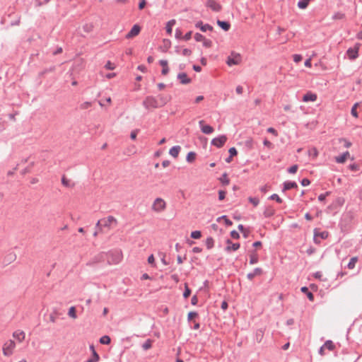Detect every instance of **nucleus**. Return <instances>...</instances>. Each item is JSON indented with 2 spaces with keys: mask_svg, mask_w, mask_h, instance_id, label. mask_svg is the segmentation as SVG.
Here are the masks:
<instances>
[{
  "mask_svg": "<svg viewBox=\"0 0 362 362\" xmlns=\"http://www.w3.org/2000/svg\"><path fill=\"white\" fill-rule=\"evenodd\" d=\"M197 316V313L196 312H189L188 313V320H192L194 317Z\"/></svg>",
  "mask_w": 362,
  "mask_h": 362,
  "instance_id": "52",
  "label": "nucleus"
},
{
  "mask_svg": "<svg viewBox=\"0 0 362 362\" xmlns=\"http://www.w3.org/2000/svg\"><path fill=\"white\" fill-rule=\"evenodd\" d=\"M153 344V340L151 339H147L143 344L142 348L144 350H148L151 348Z\"/></svg>",
  "mask_w": 362,
  "mask_h": 362,
  "instance_id": "31",
  "label": "nucleus"
},
{
  "mask_svg": "<svg viewBox=\"0 0 362 362\" xmlns=\"http://www.w3.org/2000/svg\"><path fill=\"white\" fill-rule=\"evenodd\" d=\"M262 273L261 268H256L252 273H249L247 276L250 280H252L255 276L261 275Z\"/></svg>",
  "mask_w": 362,
  "mask_h": 362,
  "instance_id": "19",
  "label": "nucleus"
},
{
  "mask_svg": "<svg viewBox=\"0 0 362 362\" xmlns=\"http://www.w3.org/2000/svg\"><path fill=\"white\" fill-rule=\"evenodd\" d=\"M329 236V233L327 231L320 232L317 229L314 230V242L316 244H320V241L318 240V238L321 239H327Z\"/></svg>",
  "mask_w": 362,
  "mask_h": 362,
  "instance_id": "8",
  "label": "nucleus"
},
{
  "mask_svg": "<svg viewBox=\"0 0 362 362\" xmlns=\"http://www.w3.org/2000/svg\"><path fill=\"white\" fill-rule=\"evenodd\" d=\"M158 100V103L160 104V107L166 104L167 100L163 95H158L156 98Z\"/></svg>",
  "mask_w": 362,
  "mask_h": 362,
  "instance_id": "39",
  "label": "nucleus"
},
{
  "mask_svg": "<svg viewBox=\"0 0 362 362\" xmlns=\"http://www.w3.org/2000/svg\"><path fill=\"white\" fill-rule=\"evenodd\" d=\"M221 182L226 185H229V182H230V180L227 177V174L226 173H224L223 175H222V177L220 179Z\"/></svg>",
  "mask_w": 362,
  "mask_h": 362,
  "instance_id": "38",
  "label": "nucleus"
},
{
  "mask_svg": "<svg viewBox=\"0 0 362 362\" xmlns=\"http://www.w3.org/2000/svg\"><path fill=\"white\" fill-rule=\"evenodd\" d=\"M160 64L163 66L162 69V74L163 75L168 74L169 71L168 66V61L162 59L160 61Z\"/></svg>",
  "mask_w": 362,
  "mask_h": 362,
  "instance_id": "21",
  "label": "nucleus"
},
{
  "mask_svg": "<svg viewBox=\"0 0 362 362\" xmlns=\"http://www.w3.org/2000/svg\"><path fill=\"white\" fill-rule=\"evenodd\" d=\"M230 235L233 239H238L240 238L239 233L235 230L231 231Z\"/></svg>",
  "mask_w": 362,
  "mask_h": 362,
  "instance_id": "54",
  "label": "nucleus"
},
{
  "mask_svg": "<svg viewBox=\"0 0 362 362\" xmlns=\"http://www.w3.org/2000/svg\"><path fill=\"white\" fill-rule=\"evenodd\" d=\"M248 201L254 206H257L259 203V200L258 198H256V197H249L248 198Z\"/></svg>",
  "mask_w": 362,
  "mask_h": 362,
  "instance_id": "37",
  "label": "nucleus"
},
{
  "mask_svg": "<svg viewBox=\"0 0 362 362\" xmlns=\"http://www.w3.org/2000/svg\"><path fill=\"white\" fill-rule=\"evenodd\" d=\"M143 105L146 109L158 108L160 107L158 100L156 98L148 96L143 102Z\"/></svg>",
  "mask_w": 362,
  "mask_h": 362,
  "instance_id": "4",
  "label": "nucleus"
},
{
  "mask_svg": "<svg viewBox=\"0 0 362 362\" xmlns=\"http://www.w3.org/2000/svg\"><path fill=\"white\" fill-rule=\"evenodd\" d=\"M217 23L225 31H228L230 29V25L228 22L218 21Z\"/></svg>",
  "mask_w": 362,
  "mask_h": 362,
  "instance_id": "25",
  "label": "nucleus"
},
{
  "mask_svg": "<svg viewBox=\"0 0 362 362\" xmlns=\"http://www.w3.org/2000/svg\"><path fill=\"white\" fill-rule=\"evenodd\" d=\"M196 154L194 152L188 153L187 156V160L189 163L193 162L195 160Z\"/></svg>",
  "mask_w": 362,
  "mask_h": 362,
  "instance_id": "35",
  "label": "nucleus"
},
{
  "mask_svg": "<svg viewBox=\"0 0 362 362\" xmlns=\"http://www.w3.org/2000/svg\"><path fill=\"white\" fill-rule=\"evenodd\" d=\"M180 146H175L171 148L169 151V153L170 156H172L173 158H177L180 151Z\"/></svg>",
  "mask_w": 362,
  "mask_h": 362,
  "instance_id": "17",
  "label": "nucleus"
},
{
  "mask_svg": "<svg viewBox=\"0 0 362 362\" xmlns=\"http://www.w3.org/2000/svg\"><path fill=\"white\" fill-rule=\"evenodd\" d=\"M175 20H171L170 21H168L167 23V25H166V31L168 34H171L172 33V28L173 26L175 25Z\"/></svg>",
  "mask_w": 362,
  "mask_h": 362,
  "instance_id": "29",
  "label": "nucleus"
},
{
  "mask_svg": "<svg viewBox=\"0 0 362 362\" xmlns=\"http://www.w3.org/2000/svg\"><path fill=\"white\" fill-rule=\"evenodd\" d=\"M270 199L272 200L276 201L278 203H282V199L279 197L278 194H274L270 197Z\"/></svg>",
  "mask_w": 362,
  "mask_h": 362,
  "instance_id": "46",
  "label": "nucleus"
},
{
  "mask_svg": "<svg viewBox=\"0 0 362 362\" xmlns=\"http://www.w3.org/2000/svg\"><path fill=\"white\" fill-rule=\"evenodd\" d=\"M148 262L151 264H154L155 262V258L153 255H151L148 258Z\"/></svg>",
  "mask_w": 362,
  "mask_h": 362,
  "instance_id": "61",
  "label": "nucleus"
},
{
  "mask_svg": "<svg viewBox=\"0 0 362 362\" xmlns=\"http://www.w3.org/2000/svg\"><path fill=\"white\" fill-rule=\"evenodd\" d=\"M358 106V103H356L354 105V106L352 107L351 108V115L356 117V118H358V112H357V107Z\"/></svg>",
  "mask_w": 362,
  "mask_h": 362,
  "instance_id": "33",
  "label": "nucleus"
},
{
  "mask_svg": "<svg viewBox=\"0 0 362 362\" xmlns=\"http://www.w3.org/2000/svg\"><path fill=\"white\" fill-rule=\"evenodd\" d=\"M293 57V61L296 63L300 62L302 59V57L300 54H294Z\"/></svg>",
  "mask_w": 362,
  "mask_h": 362,
  "instance_id": "53",
  "label": "nucleus"
},
{
  "mask_svg": "<svg viewBox=\"0 0 362 362\" xmlns=\"http://www.w3.org/2000/svg\"><path fill=\"white\" fill-rule=\"evenodd\" d=\"M204 37L199 34V33H196L195 35H194V39L197 40V41H203L204 40Z\"/></svg>",
  "mask_w": 362,
  "mask_h": 362,
  "instance_id": "48",
  "label": "nucleus"
},
{
  "mask_svg": "<svg viewBox=\"0 0 362 362\" xmlns=\"http://www.w3.org/2000/svg\"><path fill=\"white\" fill-rule=\"evenodd\" d=\"M267 132L272 134L273 135H274L275 136H278V132L277 131L273 128V127H269L267 129Z\"/></svg>",
  "mask_w": 362,
  "mask_h": 362,
  "instance_id": "50",
  "label": "nucleus"
},
{
  "mask_svg": "<svg viewBox=\"0 0 362 362\" xmlns=\"http://www.w3.org/2000/svg\"><path fill=\"white\" fill-rule=\"evenodd\" d=\"M349 169L352 171H357L358 170V166L356 164H351L349 166Z\"/></svg>",
  "mask_w": 362,
  "mask_h": 362,
  "instance_id": "57",
  "label": "nucleus"
},
{
  "mask_svg": "<svg viewBox=\"0 0 362 362\" xmlns=\"http://www.w3.org/2000/svg\"><path fill=\"white\" fill-rule=\"evenodd\" d=\"M360 48V44L357 43L355 45L354 47L349 48L347 52V56L349 59L354 60L356 59L358 57V50Z\"/></svg>",
  "mask_w": 362,
  "mask_h": 362,
  "instance_id": "5",
  "label": "nucleus"
},
{
  "mask_svg": "<svg viewBox=\"0 0 362 362\" xmlns=\"http://www.w3.org/2000/svg\"><path fill=\"white\" fill-rule=\"evenodd\" d=\"M110 341H111L110 337L107 335L103 336L100 339V342L102 344H109L110 343Z\"/></svg>",
  "mask_w": 362,
  "mask_h": 362,
  "instance_id": "32",
  "label": "nucleus"
},
{
  "mask_svg": "<svg viewBox=\"0 0 362 362\" xmlns=\"http://www.w3.org/2000/svg\"><path fill=\"white\" fill-rule=\"evenodd\" d=\"M241 62V57L238 54H232L228 57L226 63L228 66L238 65Z\"/></svg>",
  "mask_w": 362,
  "mask_h": 362,
  "instance_id": "7",
  "label": "nucleus"
},
{
  "mask_svg": "<svg viewBox=\"0 0 362 362\" xmlns=\"http://www.w3.org/2000/svg\"><path fill=\"white\" fill-rule=\"evenodd\" d=\"M228 151H229L230 156H236L238 153V151L235 147L230 148Z\"/></svg>",
  "mask_w": 362,
  "mask_h": 362,
  "instance_id": "51",
  "label": "nucleus"
},
{
  "mask_svg": "<svg viewBox=\"0 0 362 362\" xmlns=\"http://www.w3.org/2000/svg\"><path fill=\"white\" fill-rule=\"evenodd\" d=\"M258 262V257H257V255L255 254V253H253L250 255V264H255Z\"/></svg>",
  "mask_w": 362,
  "mask_h": 362,
  "instance_id": "40",
  "label": "nucleus"
},
{
  "mask_svg": "<svg viewBox=\"0 0 362 362\" xmlns=\"http://www.w3.org/2000/svg\"><path fill=\"white\" fill-rule=\"evenodd\" d=\"M298 185L295 182H286L284 186V190H288L292 188H297Z\"/></svg>",
  "mask_w": 362,
  "mask_h": 362,
  "instance_id": "22",
  "label": "nucleus"
},
{
  "mask_svg": "<svg viewBox=\"0 0 362 362\" xmlns=\"http://www.w3.org/2000/svg\"><path fill=\"white\" fill-rule=\"evenodd\" d=\"M141 31V28L139 25H134L131 30L127 34L126 38L130 39L136 37L139 34Z\"/></svg>",
  "mask_w": 362,
  "mask_h": 362,
  "instance_id": "12",
  "label": "nucleus"
},
{
  "mask_svg": "<svg viewBox=\"0 0 362 362\" xmlns=\"http://www.w3.org/2000/svg\"><path fill=\"white\" fill-rule=\"evenodd\" d=\"M263 144L265 146H267V148H272V144L268 141L267 139H264V141H263Z\"/></svg>",
  "mask_w": 362,
  "mask_h": 362,
  "instance_id": "56",
  "label": "nucleus"
},
{
  "mask_svg": "<svg viewBox=\"0 0 362 362\" xmlns=\"http://www.w3.org/2000/svg\"><path fill=\"white\" fill-rule=\"evenodd\" d=\"M137 135V130H134L131 132L130 137L132 140H135Z\"/></svg>",
  "mask_w": 362,
  "mask_h": 362,
  "instance_id": "63",
  "label": "nucleus"
},
{
  "mask_svg": "<svg viewBox=\"0 0 362 362\" xmlns=\"http://www.w3.org/2000/svg\"><path fill=\"white\" fill-rule=\"evenodd\" d=\"M199 124L204 134H210L214 132V128L210 125L205 124L204 120H200Z\"/></svg>",
  "mask_w": 362,
  "mask_h": 362,
  "instance_id": "10",
  "label": "nucleus"
},
{
  "mask_svg": "<svg viewBox=\"0 0 362 362\" xmlns=\"http://www.w3.org/2000/svg\"><path fill=\"white\" fill-rule=\"evenodd\" d=\"M180 83L182 84H188L191 82V79L187 76L185 73H180L177 75Z\"/></svg>",
  "mask_w": 362,
  "mask_h": 362,
  "instance_id": "16",
  "label": "nucleus"
},
{
  "mask_svg": "<svg viewBox=\"0 0 362 362\" xmlns=\"http://www.w3.org/2000/svg\"><path fill=\"white\" fill-rule=\"evenodd\" d=\"M298 165H292L291 167H290L288 170V173H291V174H294L297 172L298 170Z\"/></svg>",
  "mask_w": 362,
  "mask_h": 362,
  "instance_id": "45",
  "label": "nucleus"
},
{
  "mask_svg": "<svg viewBox=\"0 0 362 362\" xmlns=\"http://www.w3.org/2000/svg\"><path fill=\"white\" fill-rule=\"evenodd\" d=\"M203 45L206 47H211L212 45V42L210 40L204 38V40H203Z\"/></svg>",
  "mask_w": 362,
  "mask_h": 362,
  "instance_id": "47",
  "label": "nucleus"
},
{
  "mask_svg": "<svg viewBox=\"0 0 362 362\" xmlns=\"http://www.w3.org/2000/svg\"><path fill=\"white\" fill-rule=\"evenodd\" d=\"M25 336L24 332L21 330H17L13 334V337L20 343L25 339Z\"/></svg>",
  "mask_w": 362,
  "mask_h": 362,
  "instance_id": "15",
  "label": "nucleus"
},
{
  "mask_svg": "<svg viewBox=\"0 0 362 362\" xmlns=\"http://www.w3.org/2000/svg\"><path fill=\"white\" fill-rule=\"evenodd\" d=\"M100 360V356L96 352L95 350H93V353L90 358L87 360L86 362H98Z\"/></svg>",
  "mask_w": 362,
  "mask_h": 362,
  "instance_id": "23",
  "label": "nucleus"
},
{
  "mask_svg": "<svg viewBox=\"0 0 362 362\" xmlns=\"http://www.w3.org/2000/svg\"><path fill=\"white\" fill-rule=\"evenodd\" d=\"M206 245L208 249H211L214 246V239L211 237L206 240Z\"/></svg>",
  "mask_w": 362,
  "mask_h": 362,
  "instance_id": "36",
  "label": "nucleus"
},
{
  "mask_svg": "<svg viewBox=\"0 0 362 362\" xmlns=\"http://www.w3.org/2000/svg\"><path fill=\"white\" fill-rule=\"evenodd\" d=\"M226 250L227 252L236 251L240 247L239 243H233L230 240H226Z\"/></svg>",
  "mask_w": 362,
  "mask_h": 362,
  "instance_id": "13",
  "label": "nucleus"
},
{
  "mask_svg": "<svg viewBox=\"0 0 362 362\" xmlns=\"http://www.w3.org/2000/svg\"><path fill=\"white\" fill-rule=\"evenodd\" d=\"M185 290L184 291L183 296H184V298H187L190 296L191 291L189 288L187 284H185Z\"/></svg>",
  "mask_w": 362,
  "mask_h": 362,
  "instance_id": "41",
  "label": "nucleus"
},
{
  "mask_svg": "<svg viewBox=\"0 0 362 362\" xmlns=\"http://www.w3.org/2000/svg\"><path fill=\"white\" fill-rule=\"evenodd\" d=\"M301 291L307 294L308 298L310 300L313 301L314 300L313 294L308 291V288L305 286L301 288Z\"/></svg>",
  "mask_w": 362,
  "mask_h": 362,
  "instance_id": "27",
  "label": "nucleus"
},
{
  "mask_svg": "<svg viewBox=\"0 0 362 362\" xmlns=\"http://www.w3.org/2000/svg\"><path fill=\"white\" fill-rule=\"evenodd\" d=\"M206 6L215 12H219L222 6L216 0H206Z\"/></svg>",
  "mask_w": 362,
  "mask_h": 362,
  "instance_id": "9",
  "label": "nucleus"
},
{
  "mask_svg": "<svg viewBox=\"0 0 362 362\" xmlns=\"http://www.w3.org/2000/svg\"><path fill=\"white\" fill-rule=\"evenodd\" d=\"M227 141V137L225 135H221L216 138H214L211 140V144L213 146H216L217 148H221L223 146Z\"/></svg>",
  "mask_w": 362,
  "mask_h": 362,
  "instance_id": "6",
  "label": "nucleus"
},
{
  "mask_svg": "<svg viewBox=\"0 0 362 362\" xmlns=\"http://www.w3.org/2000/svg\"><path fill=\"white\" fill-rule=\"evenodd\" d=\"M263 337V332L260 331L259 333L257 334V339L258 342H260Z\"/></svg>",
  "mask_w": 362,
  "mask_h": 362,
  "instance_id": "64",
  "label": "nucleus"
},
{
  "mask_svg": "<svg viewBox=\"0 0 362 362\" xmlns=\"http://www.w3.org/2000/svg\"><path fill=\"white\" fill-rule=\"evenodd\" d=\"M191 54H192V51L189 49L185 48L182 50V54L184 56H189Z\"/></svg>",
  "mask_w": 362,
  "mask_h": 362,
  "instance_id": "59",
  "label": "nucleus"
},
{
  "mask_svg": "<svg viewBox=\"0 0 362 362\" xmlns=\"http://www.w3.org/2000/svg\"><path fill=\"white\" fill-rule=\"evenodd\" d=\"M333 19L334 20H341L344 18V14L342 13H336L334 16H333Z\"/></svg>",
  "mask_w": 362,
  "mask_h": 362,
  "instance_id": "44",
  "label": "nucleus"
},
{
  "mask_svg": "<svg viewBox=\"0 0 362 362\" xmlns=\"http://www.w3.org/2000/svg\"><path fill=\"white\" fill-rule=\"evenodd\" d=\"M196 27L197 28H199L200 30L202 31V32H206V30H213V28L212 26H211L209 24H205V25H203L202 22H198L197 24H196Z\"/></svg>",
  "mask_w": 362,
  "mask_h": 362,
  "instance_id": "18",
  "label": "nucleus"
},
{
  "mask_svg": "<svg viewBox=\"0 0 362 362\" xmlns=\"http://www.w3.org/2000/svg\"><path fill=\"white\" fill-rule=\"evenodd\" d=\"M118 221L116 218L112 216H108L103 218L96 223V227L98 228L99 232H103V230H110L117 226Z\"/></svg>",
  "mask_w": 362,
  "mask_h": 362,
  "instance_id": "1",
  "label": "nucleus"
},
{
  "mask_svg": "<svg viewBox=\"0 0 362 362\" xmlns=\"http://www.w3.org/2000/svg\"><path fill=\"white\" fill-rule=\"evenodd\" d=\"M329 192H326L325 194H321L318 197V199L320 202H322L325 199L326 197L329 195Z\"/></svg>",
  "mask_w": 362,
  "mask_h": 362,
  "instance_id": "55",
  "label": "nucleus"
},
{
  "mask_svg": "<svg viewBox=\"0 0 362 362\" xmlns=\"http://www.w3.org/2000/svg\"><path fill=\"white\" fill-rule=\"evenodd\" d=\"M191 237L194 239H199L202 237V233L199 230H194L191 233Z\"/></svg>",
  "mask_w": 362,
  "mask_h": 362,
  "instance_id": "34",
  "label": "nucleus"
},
{
  "mask_svg": "<svg viewBox=\"0 0 362 362\" xmlns=\"http://www.w3.org/2000/svg\"><path fill=\"white\" fill-rule=\"evenodd\" d=\"M226 197V192L223 190H220L218 192V199L219 200H223Z\"/></svg>",
  "mask_w": 362,
  "mask_h": 362,
  "instance_id": "49",
  "label": "nucleus"
},
{
  "mask_svg": "<svg viewBox=\"0 0 362 362\" xmlns=\"http://www.w3.org/2000/svg\"><path fill=\"white\" fill-rule=\"evenodd\" d=\"M310 180H309L308 179H307V178H305V179H303V180L301 181V185H302L303 186H308V185H310Z\"/></svg>",
  "mask_w": 362,
  "mask_h": 362,
  "instance_id": "62",
  "label": "nucleus"
},
{
  "mask_svg": "<svg viewBox=\"0 0 362 362\" xmlns=\"http://www.w3.org/2000/svg\"><path fill=\"white\" fill-rule=\"evenodd\" d=\"M308 156L312 158V159H315L318 156V151L315 147H313L310 148L308 151Z\"/></svg>",
  "mask_w": 362,
  "mask_h": 362,
  "instance_id": "20",
  "label": "nucleus"
},
{
  "mask_svg": "<svg viewBox=\"0 0 362 362\" xmlns=\"http://www.w3.org/2000/svg\"><path fill=\"white\" fill-rule=\"evenodd\" d=\"M68 315L74 320L77 318L76 309L74 306H71V308H69Z\"/></svg>",
  "mask_w": 362,
  "mask_h": 362,
  "instance_id": "24",
  "label": "nucleus"
},
{
  "mask_svg": "<svg viewBox=\"0 0 362 362\" xmlns=\"http://www.w3.org/2000/svg\"><path fill=\"white\" fill-rule=\"evenodd\" d=\"M221 218L223 219L225 221V223L228 226L232 225V221L229 220L226 216H222Z\"/></svg>",
  "mask_w": 362,
  "mask_h": 362,
  "instance_id": "58",
  "label": "nucleus"
},
{
  "mask_svg": "<svg viewBox=\"0 0 362 362\" xmlns=\"http://www.w3.org/2000/svg\"><path fill=\"white\" fill-rule=\"evenodd\" d=\"M323 346H324L325 349H328V350H329V351H332V350L334 349V347H335V346H334V343H333L332 341H330V340L327 341L324 344Z\"/></svg>",
  "mask_w": 362,
  "mask_h": 362,
  "instance_id": "30",
  "label": "nucleus"
},
{
  "mask_svg": "<svg viewBox=\"0 0 362 362\" xmlns=\"http://www.w3.org/2000/svg\"><path fill=\"white\" fill-rule=\"evenodd\" d=\"M16 349V343L11 339L6 341L2 346V352L4 356H11Z\"/></svg>",
  "mask_w": 362,
  "mask_h": 362,
  "instance_id": "3",
  "label": "nucleus"
},
{
  "mask_svg": "<svg viewBox=\"0 0 362 362\" xmlns=\"http://www.w3.org/2000/svg\"><path fill=\"white\" fill-rule=\"evenodd\" d=\"M358 262V257H352L349 262L348 263V265H347V267L349 269H353L355 266H356V264Z\"/></svg>",
  "mask_w": 362,
  "mask_h": 362,
  "instance_id": "26",
  "label": "nucleus"
},
{
  "mask_svg": "<svg viewBox=\"0 0 362 362\" xmlns=\"http://www.w3.org/2000/svg\"><path fill=\"white\" fill-rule=\"evenodd\" d=\"M349 157V152L346 151L342 155L335 157V160L338 163H344Z\"/></svg>",
  "mask_w": 362,
  "mask_h": 362,
  "instance_id": "14",
  "label": "nucleus"
},
{
  "mask_svg": "<svg viewBox=\"0 0 362 362\" xmlns=\"http://www.w3.org/2000/svg\"><path fill=\"white\" fill-rule=\"evenodd\" d=\"M146 4V0H140L139 4V8L141 10L143 9L145 7Z\"/></svg>",
  "mask_w": 362,
  "mask_h": 362,
  "instance_id": "60",
  "label": "nucleus"
},
{
  "mask_svg": "<svg viewBox=\"0 0 362 362\" xmlns=\"http://www.w3.org/2000/svg\"><path fill=\"white\" fill-rule=\"evenodd\" d=\"M105 68L107 70H113L115 69V65L112 63L111 62L108 61L105 65Z\"/></svg>",
  "mask_w": 362,
  "mask_h": 362,
  "instance_id": "42",
  "label": "nucleus"
},
{
  "mask_svg": "<svg viewBox=\"0 0 362 362\" xmlns=\"http://www.w3.org/2000/svg\"><path fill=\"white\" fill-rule=\"evenodd\" d=\"M310 0H300L298 3V6L301 9H305L308 6Z\"/></svg>",
  "mask_w": 362,
  "mask_h": 362,
  "instance_id": "28",
  "label": "nucleus"
},
{
  "mask_svg": "<svg viewBox=\"0 0 362 362\" xmlns=\"http://www.w3.org/2000/svg\"><path fill=\"white\" fill-rule=\"evenodd\" d=\"M167 209V202L161 197L156 198L151 204V209L156 214L164 212Z\"/></svg>",
  "mask_w": 362,
  "mask_h": 362,
  "instance_id": "2",
  "label": "nucleus"
},
{
  "mask_svg": "<svg viewBox=\"0 0 362 362\" xmlns=\"http://www.w3.org/2000/svg\"><path fill=\"white\" fill-rule=\"evenodd\" d=\"M317 99V95L316 93H314L311 91L307 92L303 96V101L305 103L308 102H315Z\"/></svg>",
  "mask_w": 362,
  "mask_h": 362,
  "instance_id": "11",
  "label": "nucleus"
},
{
  "mask_svg": "<svg viewBox=\"0 0 362 362\" xmlns=\"http://www.w3.org/2000/svg\"><path fill=\"white\" fill-rule=\"evenodd\" d=\"M274 214V210L272 209H267L264 213L266 217H269L273 216Z\"/></svg>",
  "mask_w": 362,
  "mask_h": 362,
  "instance_id": "43",
  "label": "nucleus"
}]
</instances>
